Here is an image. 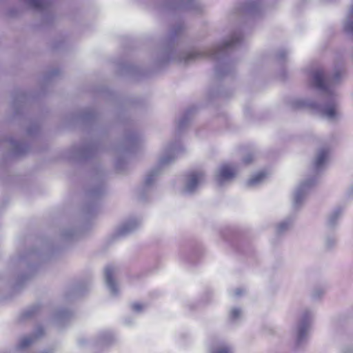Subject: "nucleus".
Segmentation results:
<instances>
[{
	"label": "nucleus",
	"mask_w": 353,
	"mask_h": 353,
	"mask_svg": "<svg viewBox=\"0 0 353 353\" xmlns=\"http://www.w3.org/2000/svg\"><path fill=\"white\" fill-rule=\"evenodd\" d=\"M314 82L315 86L321 90H325L330 85V80L323 71H316L314 74Z\"/></svg>",
	"instance_id": "nucleus-1"
},
{
	"label": "nucleus",
	"mask_w": 353,
	"mask_h": 353,
	"mask_svg": "<svg viewBox=\"0 0 353 353\" xmlns=\"http://www.w3.org/2000/svg\"><path fill=\"white\" fill-rule=\"evenodd\" d=\"M236 174V170L230 165H223L218 175V181L221 183L232 179Z\"/></svg>",
	"instance_id": "nucleus-2"
},
{
	"label": "nucleus",
	"mask_w": 353,
	"mask_h": 353,
	"mask_svg": "<svg viewBox=\"0 0 353 353\" xmlns=\"http://www.w3.org/2000/svg\"><path fill=\"white\" fill-rule=\"evenodd\" d=\"M203 179V174L201 172H192L189 175L188 188L189 190H194L199 182Z\"/></svg>",
	"instance_id": "nucleus-3"
},
{
	"label": "nucleus",
	"mask_w": 353,
	"mask_h": 353,
	"mask_svg": "<svg viewBox=\"0 0 353 353\" xmlns=\"http://www.w3.org/2000/svg\"><path fill=\"white\" fill-rule=\"evenodd\" d=\"M114 270L111 267H107L105 270V281L108 286L114 291L115 289V282L114 280Z\"/></svg>",
	"instance_id": "nucleus-4"
},
{
	"label": "nucleus",
	"mask_w": 353,
	"mask_h": 353,
	"mask_svg": "<svg viewBox=\"0 0 353 353\" xmlns=\"http://www.w3.org/2000/svg\"><path fill=\"white\" fill-rule=\"evenodd\" d=\"M328 154L329 152L327 150H323L319 153L315 161V165L316 168H319L324 164L327 159Z\"/></svg>",
	"instance_id": "nucleus-5"
},
{
	"label": "nucleus",
	"mask_w": 353,
	"mask_h": 353,
	"mask_svg": "<svg viewBox=\"0 0 353 353\" xmlns=\"http://www.w3.org/2000/svg\"><path fill=\"white\" fill-rule=\"evenodd\" d=\"M267 176L266 172H260L256 175H254L253 177H252L249 181L248 183L250 185H255L259 182H261L262 180H263Z\"/></svg>",
	"instance_id": "nucleus-6"
},
{
	"label": "nucleus",
	"mask_w": 353,
	"mask_h": 353,
	"mask_svg": "<svg viewBox=\"0 0 353 353\" xmlns=\"http://www.w3.org/2000/svg\"><path fill=\"white\" fill-rule=\"evenodd\" d=\"M336 108L334 105L326 106L323 110V114L329 119H333L336 116Z\"/></svg>",
	"instance_id": "nucleus-7"
},
{
	"label": "nucleus",
	"mask_w": 353,
	"mask_h": 353,
	"mask_svg": "<svg viewBox=\"0 0 353 353\" xmlns=\"http://www.w3.org/2000/svg\"><path fill=\"white\" fill-rule=\"evenodd\" d=\"M46 0H30L31 5L36 8H41L46 4Z\"/></svg>",
	"instance_id": "nucleus-8"
},
{
	"label": "nucleus",
	"mask_w": 353,
	"mask_h": 353,
	"mask_svg": "<svg viewBox=\"0 0 353 353\" xmlns=\"http://www.w3.org/2000/svg\"><path fill=\"white\" fill-rule=\"evenodd\" d=\"M33 339L32 337L24 338L21 342V347H25L30 345L32 342Z\"/></svg>",
	"instance_id": "nucleus-9"
},
{
	"label": "nucleus",
	"mask_w": 353,
	"mask_h": 353,
	"mask_svg": "<svg viewBox=\"0 0 353 353\" xmlns=\"http://www.w3.org/2000/svg\"><path fill=\"white\" fill-rule=\"evenodd\" d=\"M213 353H230V351L228 347H221L215 350Z\"/></svg>",
	"instance_id": "nucleus-10"
},
{
	"label": "nucleus",
	"mask_w": 353,
	"mask_h": 353,
	"mask_svg": "<svg viewBox=\"0 0 353 353\" xmlns=\"http://www.w3.org/2000/svg\"><path fill=\"white\" fill-rule=\"evenodd\" d=\"M240 310L239 309H234L231 312V315L233 319L237 318L240 315Z\"/></svg>",
	"instance_id": "nucleus-11"
},
{
	"label": "nucleus",
	"mask_w": 353,
	"mask_h": 353,
	"mask_svg": "<svg viewBox=\"0 0 353 353\" xmlns=\"http://www.w3.org/2000/svg\"><path fill=\"white\" fill-rule=\"evenodd\" d=\"M132 307H133V310L137 311V312H139V311H141L143 308V305L141 304V303H134L133 305H132Z\"/></svg>",
	"instance_id": "nucleus-12"
},
{
	"label": "nucleus",
	"mask_w": 353,
	"mask_h": 353,
	"mask_svg": "<svg viewBox=\"0 0 353 353\" xmlns=\"http://www.w3.org/2000/svg\"><path fill=\"white\" fill-rule=\"evenodd\" d=\"M346 29L353 34V21H350L347 24Z\"/></svg>",
	"instance_id": "nucleus-13"
},
{
	"label": "nucleus",
	"mask_w": 353,
	"mask_h": 353,
	"mask_svg": "<svg viewBox=\"0 0 353 353\" xmlns=\"http://www.w3.org/2000/svg\"><path fill=\"white\" fill-rule=\"evenodd\" d=\"M243 161L246 164L250 163V162L252 161V157L251 155H249L248 157H247L246 158H245L243 159Z\"/></svg>",
	"instance_id": "nucleus-14"
},
{
	"label": "nucleus",
	"mask_w": 353,
	"mask_h": 353,
	"mask_svg": "<svg viewBox=\"0 0 353 353\" xmlns=\"http://www.w3.org/2000/svg\"><path fill=\"white\" fill-rule=\"evenodd\" d=\"M351 16L353 18V6H352V10H351Z\"/></svg>",
	"instance_id": "nucleus-15"
}]
</instances>
